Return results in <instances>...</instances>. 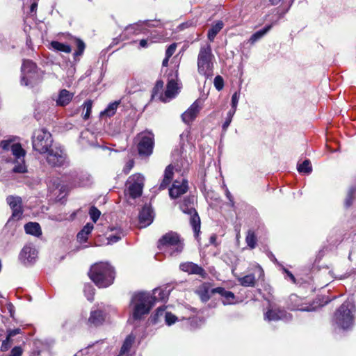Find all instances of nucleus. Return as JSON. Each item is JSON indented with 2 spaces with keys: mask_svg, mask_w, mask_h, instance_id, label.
Here are the masks:
<instances>
[{
  "mask_svg": "<svg viewBox=\"0 0 356 356\" xmlns=\"http://www.w3.org/2000/svg\"><path fill=\"white\" fill-rule=\"evenodd\" d=\"M245 241H246L248 246L250 249H253L256 247L257 238H256L254 233L252 231L249 230L248 232L246 237H245Z\"/></svg>",
  "mask_w": 356,
  "mask_h": 356,
  "instance_id": "obj_37",
  "label": "nucleus"
},
{
  "mask_svg": "<svg viewBox=\"0 0 356 356\" xmlns=\"http://www.w3.org/2000/svg\"><path fill=\"white\" fill-rule=\"evenodd\" d=\"M84 292L87 299L90 301H92L93 300L94 289L91 286H86L85 287Z\"/></svg>",
  "mask_w": 356,
  "mask_h": 356,
  "instance_id": "obj_51",
  "label": "nucleus"
},
{
  "mask_svg": "<svg viewBox=\"0 0 356 356\" xmlns=\"http://www.w3.org/2000/svg\"><path fill=\"white\" fill-rule=\"evenodd\" d=\"M288 305L291 310L302 312H311L314 307L307 302L305 298H300L296 294H291L289 298Z\"/></svg>",
  "mask_w": 356,
  "mask_h": 356,
  "instance_id": "obj_13",
  "label": "nucleus"
},
{
  "mask_svg": "<svg viewBox=\"0 0 356 356\" xmlns=\"http://www.w3.org/2000/svg\"><path fill=\"white\" fill-rule=\"evenodd\" d=\"M239 98H240V92H238V91L234 92L232 96V99H231L232 108H231V109H234V110L236 111Z\"/></svg>",
  "mask_w": 356,
  "mask_h": 356,
  "instance_id": "obj_46",
  "label": "nucleus"
},
{
  "mask_svg": "<svg viewBox=\"0 0 356 356\" xmlns=\"http://www.w3.org/2000/svg\"><path fill=\"white\" fill-rule=\"evenodd\" d=\"M154 41L152 39H142L140 40L139 44L142 48H146L149 46V44L152 43Z\"/></svg>",
  "mask_w": 356,
  "mask_h": 356,
  "instance_id": "obj_55",
  "label": "nucleus"
},
{
  "mask_svg": "<svg viewBox=\"0 0 356 356\" xmlns=\"http://www.w3.org/2000/svg\"><path fill=\"white\" fill-rule=\"evenodd\" d=\"M89 215L91 218V220L93 221V222H96L97 220L99 219L101 212L100 211L96 208L95 207L92 206L90 207L89 210Z\"/></svg>",
  "mask_w": 356,
  "mask_h": 356,
  "instance_id": "obj_43",
  "label": "nucleus"
},
{
  "mask_svg": "<svg viewBox=\"0 0 356 356\" xmlns=\"http://www.w3.org/2000/svg\"><path fill=\"white\" fill-rule=\"evenodd\" d=\"M154 305V298L148 292L134 293L131 299L130 307L134 320H140L147 314Z\"/></svg>",
  "mask_w": 356,
  "mask_h": 356,
  "instance_id": "obj_2",
  "label": "nucleus"
},
{
  "mask_svg": "<svg viewBox=\"0 0 356 356\" xmlns=\"http://www.w3.org/2000/svg\"><path fill=\"white\" fill-rule=\"evenodd\" d=\"M152 296L154 298V302H155L156 300H157V299L164 300L166 298L167 294L163 290H162L161 289H155L153 291V295H152Z\"/></svg>",
  "mask_w": 356,
  "mask_h": 356,
  "instance_id": "obj_44",
  "label": "nucleus"
},
{
  "mask_svg": "<svg viewBox=\"0 0 356 356\" xmlns=\"http://www.w3.org/2000/svg\"><path fill=\"white\" fill-rule=\"evenodd\" d=\"M235 113H236V111L234 109H230L227 112L226 118H225V120L224 123L222 124V129L224 131H226L228 127L229 126V124L232 120V118H233Z\"/></svg>",
  "mask_w": 356,
  "mask_h": 356,
  "instance_id": "obj_41",
  "label": "nucleus"
},
{
  "mask_svg": "<svg viewBox=\"0 0 356 356\" xmlns=\"http://www.w3.org/2000/svg\"><path fill=\"white\" fill-rule=\"evenodd\" d=\"M227 291H226L225 289L221 288V287H218V288H216L212 290L213 293H218L220 294L222 297L224 295H225Z\"/></svg>",
  "mask_w": 356,
  "mask_h": 356,
  "instance_id": "obj_60",
  "label": "nucleus"
},
{
  "mask_svg": "<svg viewBox=\"0 0 356 356\" xmlns=\"http://www.w3.org/2000/svg\"><path fill=\"white\" fill-rule=\"evenodd\" d=\"M134 162L133 160L128 161L127 162V163L125 164L124 169H123V171L124 172V173L125 174L129 173V171L131 170V169L134 167Z\"/></svg>",
  "mask_w": 356,
  "mask_h": 356,
  "instance_id": "obj_54",
  "label": "nucleus"
},
{
  "mask_svg": "<svg viewBox=\"0 0 356 356\" xmlns=\"http://www.w3.org/2000/svg\"><path fill=\"white\" fill-rule=\"evenodd\" d=\"M272 28L271 25L266 26L263 29H261L257 32H255L254 34L252 35V36L249 39V42L251 44H254L260 39H261Z\"/></svg>",
  "mask_w": 356,
  "mask_h": 356,
  "instance_id": "obj_30",
  "label": "nucleus"
},
{
  "mask_svg": "<svg viewBox=\"0 0 356 356\" xmlns=\"http://www.w3.org/2000/svg\"><path fill=\"white\" fill-rule=\"evenodd\" d=\"M134 341V337L132 335H129L125 339L122 346L120 349V355L118 356H124L128 353Z\"/></svg>",
  "mask_w": 356,
  "mask_h": 356,
  "instance_id": "obj_34",
  "label": "nucleus"
},
{
  "mask_svg": "<svg viewBox=\"0 0 356 356\" xmlns=\"http://www.w3.org/2000/svg\"><path fill=\"white\" fill-rule=\"evenodd\" d=\"M282 270L287 275V276L289 277V278L291 280V281L293 283H296V278H295L294 275L289 270H288L284 267H282Z\"/></svg>",
  "mask_w": 356,
  "mask_h": 356,
  "instance_id": "obj_57",
  "label": "nucleus"
},
{
  "mask_svg": "<svg viewBox=\"0 0 356 356\" xmlns=\"http://www.w3.org/2000/svg\"><path fill=\"white\" fill-rule=\"evenodd\" d=\"M38 257V251L31 243L24 246L19 254V260L24 265L33 264Z\"/></svg>",
  "mask_w": 356,
  "mask_h": 356,
  "instance_id": "obj_14",
  "label": "nucleus"
},
{
  "mask_svg": "<svg viewBox=\"0 0 356 356\" xmlns=\"http://www.w3.org/2000/svg\"><path fill=\"white\" fill-rule=\"evenodd\" d=\"M165 322L168 325H171L177 321V317L171 313L166 312L165 314Z\"/></svg>",
  "mask_w": 356,
  "mask_h": 356,
  "instance_id": "obj_50",
  "label": "nucleus"
},
{
  "mask_svg": "<svg viewBox=\"0 0 356 356\" xmlns=\"http://www.w3.org/2000/svg\"><path fill=\"white\" fill-rule=\"evenodd\" d=\"M179 92L178 83L175 79H169L164 95H161L160 99L163 102H167L173 99Z\"/></svg>",
  "mask_w": 356,
  "mask_h": 356,
  "instance_id": "obj_17",
  "label": "nucleus"
},
{
  "mask_svg": "<svg viewBox=\"0 0 356 356\" xmlns=\"http://www.w3.org/2000/svg\"><path fill=\"white\" fill-rule=\"evenodd\" d=\"M83 109L86 110V112L83 115V118L85 120H87L89 118L90 113H91V110H92V101L90 99L86 101L83 103Z\"/></svg>",
  "mask_w": 356,
  "mask_h": 356,
  "instance_id": "obj_42",
  "label": "nucleus"
},
{
  "mask_svg": "<svg viewBox=\"0 0 356 356\" xmlns=\"http://www.w3.org/2000/svg\"><path fill=\"white\" fill-rule=\"evenodd\" d=\"M158 248L168 252L170 256H176L182 252L184 244L177 233L170 232L159 241Z\"/></svg>",
  "mask_w": 356,
  "mask_h": 356,
  "instance_id": "obj_5",
  "label": "nucleus"
},
{
  "mask_svg": "<svg viewBox=\"0 0 356 356\" xmlns=\"http://www.w3.org/2000/svg\"><path fill=\"white\" fill-rule=\"evenodd\" d=\"M88 275L91 280L99 288L108 287L113 284L115 278L113 267L104 262L92 266Z\"/></svg>",
  "mask_w": 356,
  "mask_h": 356,
  "instance_id": "obj_3",
  "label": "nucleus"
},
{
  "mask_svg": "<svg viewBox=\"0 0 356 356\" xmlns=\"http://www.w3.org/2000/svg\"><path fill=\"white\" fill-rule=\"evenodd\" d=\"M214 86L216 88L220 91L222 89L224 86V81L220 76H217L214 79Z\"/></svg>",
  "mask_w": 356,
  "mask_h": 356,
  "instance_id": "obj_49",
  "label": "nucleus"
},
{
  "mask_svg": "<svg viewBox=\"0 0 356 356\" xmlns=\"http://www.w3.org/2000/svg\"><path fill=\"white\" fill-rule=\"evenodd\" d=\"M215 60V56L212 52L211 44L209 43L202 44L197 58V72L199 74L205 78L212 76Z\"/></svg>",
  "mask_w": 356,
  "mask_h": 356,
  "instance_id": "obj_4",
  "label": "nucleus"
},
{
  "mask_svg": "<svg viewBox=\"0 0 356 356\" xmlns=\"http://www.w3.org/2000/svg\"><path fill=\"white\" fill-rule=\"evenodd\" d=\"M74 41L77 47V50L74 53V56H81L83 54L86 45L85 43L79 38H74Z\"/></svg>",
  "mask_w": 356,
  "mask_h": 356,
  "instance_id": "obj_40",
  "label": "nucleus"
},
{
  "mask_svg": "<svg viewBox=\"0 0 356 356\" xmlns=\"http://www.w3.org/2000/svg\"><path fill=\"white\" fill-rule=\"evenodd\" d=\"M225 193H226V196H227V199L230 201L232 205L233 206L234 201H233V198H232V196L230 192L227 189Z\"/></svg>",
  "mask_w": 356,
  "mask_h": 356,
  "instance_id": "obj_63",
  "label": "nucleus"
},
{
  "mask_svg": "<svg viewBox=\"0 0 356 356\" xmlns=\"http://www.w3.org/2000/svg\"><path fill=\"white\" fill-rule=\"evenodd\" d=\"M105 320V314L100 309H92L90 312L88 323L90 326H98L102 325Z\"/></svg>",
  "mask_w": 356,
  "mask_h": 356,
  "instance_id": "obj_23",
  "label": "nucleus"
},
{
  "mask_svg": "<svg viewBox=\"0 0 356 356\" xmlns=\"http://www.w3.org/2000/svg\"><path fill=\"white\" fill-rule=\"evenodd\" d=\"M21 84L25 86H33L41 81L42 72L36 65L29 60H24L22 65Z\"/></svg>",
  "mask_w": 356,
  "mask_h": 356,
  "instance_id": "obj_6",
  "label": "nucleus"
},
{
  "mask_svg": "<svg viewBox=\"0 0 356 356\" xmlns=\"http://www.w3.org/2000/svg\"><path fill=\"white\" fill-rule=\"evenodd\" d=\"M11 344H12L11 339H9L7 337L6 339L5 340H3L2 342L1 347V351L8 350L10 348Z\"/></svg>",
  "mask_w": 356,
  "mask_h": 356,
  "instance_id": "obj_52",
  "label": "nucleus"
},
{
  "mask_svg": "<svg viewBox=\"0 0 356 356\" xmlns=\"http://www.w3.org/2000/svg\"><path fill=\"white\" fill-rule=\"evenodd\" d=\"M264 318L268 321L279 320L288 321L291 318V315L284 310L270 309L265 313Z\"/></svg>",
  "mask_w": 356,
  "mask_h": 356,
  "instance_id": "obj_18",
  "label": "nucleus"
},
{
  "mask_svg": "<svg viewBox=\"0 0 356 356\" xmlns=\"http://www.w3.org/2000/svg\"><path fill=\"white\" fill-rule=\"evenodd\" d=\"M298 171L300 173L309 175L312 171V167L309 160H305L302 163L298 165Z\"/></svg>",
  "mask_w": 356,
  "mask_h": 356,
  "instance_id": "obj_36",
  "label": "nucleus"
},
{
  "mask_svg": "<svg viewBox=\"0 0 356 356\" xmlns=\"http://www.w3.org/2000/svg\"><path fill=\"white\" fill-rule=\"evenodd\" d=\"M49 189L54 193V195L60 196L66 191V186L61 184L58 179H54L51 184L49 185Z\"/></svg>",
  "mask_w": 356,
  "mask_h": 356,
  "instance_id": "obj_24",
  "label": "nucleus"
},
{
  "mask_svg": "<svg viewBox=\"0 0 356 356\" xmlns=\"http://www.w3.org/2000/svg\"><path fill=\"white\" fill-rule=\"evenodd\" d=\"M138 150L140 155L149 156L152 153L154 135L151 132H143L138 136Z\"/></svg>",
  "mask_w": 356,
  "mask_h": 356,
  "instance_id": "obj_11",
  "label": "nucleus"
},
{
  "mask_svg": "<svg viewBox=\"0 0 356 356\" xmlns=\"http://www.w3.org/2000/svg\"><path fill=\"white\" fill-rule=\"evenodd\" d=\"M123 236V232L121 230L118 229L115 234H111L107 237V243L113 244L120 240Z\"/></svg>",
  "mask_w": 356,
  "mask_h": 356,
  "instance_id": "obj_38",
  "label": "nucleus"
},
{
  "mask_svg": "<svg viewBox=\"0 0 356 356\" xmlns=\"http://www.w3.org/2000/svg\"><path fill=\"white\" fill-rule=\"evenodd\" d=\"M144 24H135L127 27L126 31L128 33H133L134 34H139L143 31Z\"/></svg>",
  "mask_w": 356,
  "mask_h": 356,
  "instance_id": "obj_39",
  "label": "nucleus"
},
{
  "mask_svg": "<svg viewBox=\"0 0 356 356\" xmlns=\"http://www.w3.org/2000/svg\"><path fill=\"white\" fill-rule=\"evenodd\" d=\"M11 152L15 157L13 172L17 173H24L27 171L24 162L25 150L19 143H15L11 145Z\"/></svg>",
  "mask_w": 356,
  "mask_h": 356,
  "instance_id": "obj_10",
  "label": "nucleus"
},
{
  "mask_svg": "<svg viewBox=\"0 0 356 356\" xmlns=\"http://www.w3.org/2000/svg\"><path fill=\"white\" fill-rule=\"evenodd\" d=\"M93 225L92 223H87L83 229L77 234V240L82 243L86 242L88 239V235L93 229Z\"/></svg>",
  "mask_w": 356,
  "mask_h": 356,
  "instance_id": "obj_27",
  "label": "nucleus"
},
{
  "mask_svg": "<svg viewBox=\"0 0 356 356\" xmlns=\"http://www.w3.org/2000/svg\"><path fill=\"white\" fill-rule=\"evenodd\" d=\"M153 221L152 211L149 207H144L139 213V223L141 227L149 225Z\"/></svg>",
  "mask_w": 356,
  "mask_h": 356,
  "instance_id": "obj_22",
  "label": "nucleus"
},
{
  "mask_svg": "<svg viewBox=\"0 0 356 356\" xmlns=\"http://www.w3.org/2000/svg\"><path fill=\"white\" fill-rule=\"evenodd\" d=\"M238 281L243 286L253 287L256 283V278L254 274H249L242 277H238Z\"/></svg>",
  "mask_w": 356,
  "mask_h": 356,
  "instance_id": "obj_29",
  "label": "nucleus"
},
{
  "mask_svg": "<svg viewBox=\"0 0 356 356\" xmlns=\"http://www.w3.org/2000/svg\"><path fill=\"white\" fill-rule=\"evenodd\" d=\"M54 110V105L48 101L38 103L36 111L39 114L43 115L49 113Z\"/></svg>",
  "mask_w": 356,
  "mask_h": 356,
  "instance_id": "obj_32",
  "label": "nucleus"
},
{
  "mask_svg": "<svg viewBox=\"0 0 356 356\" xmlns=\"http://www.w3.org/2000/svg\"><path fill=\"white\" fill-rule=\"evenodd\" d=\"M44 154L47 162L51 166L60 167L67 163L66 154L60 146L52 145Z\"/></svg>",
  "mask_w": 356,
  "mask_h": 356,
  "instance_id": "obj_9",
  "label": "nucleus"
},
{
  "mask_svg": "<svg viewBox=\"0 0 356 356\" xmlns=\"http://www.w3.org/2000/svg\"><path fill=\"white\" fill-rule=\"evenodd\" d=\"M163 81H157L152 90V97H154L156 95H157V94L159 93L163 90Z\"/></svg>",
  "mask_w": 356,
  "mask_h": 356,
  "instance_id": "obj_48",
  "label": "nucleus"
},
{
  "mask_svg": "<svg viewBox=\"0 0 356 356\" xmlns=\"http://www.w3.org/2000/svg\"><path fill=\"white\" fill-rule=\"evenodd\" d=\"M20 332V329H15V330H10L8 331L7 337L9 339H11L13 337L15 336L16 334H19Z\"/></svg>",
  "mask_w": 356,
  "mask_h": 356,
  "instance_id": "obj_58",
  "label": "nucleus"
},
{
  "mask_svg": "<svg viewBox=\"0 0 356 356\" xmlns=\"http://www.w3.org/2000/svg\"><path fill=\"white\" fill-rule=\"evenodd\" d=\"M22 353V348L19 346H16L12 349L10 356H21Z\"/></svg>",
  "mask_w": 356,
  "mask_h": 356,
  "instance_id": "obj_56",
  "label": "nucleus"
},
{
  "mask_svg": "<svg viewBox=\"0 0 356 356\" xmlns=\"http://www.w3.org/2000/svg\"><path fill=\"white\" fill-rule=\"evenodd\" d=\"M74 93L66 89L59 90L57 97L54 99L56 106H65L68 105L72 100Z\"/></svg>",
  "mask_w": 356,
  "mask_h": 356,
  "instance_id": "obj_21",
  "label": "nucleus"
},
{
  "mask_svg": "<svg viewBox=\"0 0 356 356\" xmlns=\"http://www.w3.org/2000/svg\"><path fill=\"white\" fill-rule=\"evenodd\" d=\"M24 229L26 234L35 236H40L42 234V230L38 222H30L24 225Z\"/></svg>",
  "mask_w": 356,
  "mask_h": 356,
  "instance_id": "obj_25",
  "label": "nucleus"
},
{
  "mask_svg": "<svg viewBox=\"0 0 356 356\" xmlns=\"http://www.w3.org/2000/svg\"><path fill=\"white\" fill-rule=\"evenodd\" d=\"M51 48L56 51H61L64 53H70L72 48L70 45L61 43L58 41H52L50 44Z\"/></svg>",
  "mask_w": 356,
  "mask_h": 356,
  "instance_id": "obj_31",
  "label": "nucleus"
},
{
  "mask_svg": "<svg viewBox=\"0 0 356 356\" xmlns=\"http://www.w3.org/2000/svg\"><path fill=\"white\" fill-rule=\"evenodd\" d=\"M223 22L222 21H218L208 31V39L212 42L218 32L223 27Z\"/></svg>",
  "mask_w": 356,
  "mask_h": 356,
  "instance_id": "obj_33",
  "label": "nucleus"
},
{
  "mask_svg": "<svg viewBox=\"0 0 356 356\" xmlns=\"http://www.w3.org/2000/svg\"><path fill=\"white\" fill-rule=\"evenodd\" d=\"M255 271L256 273H257L259 277H261L264 276V270L260 266H256Z\"/></svg>",
  "mask_w": 356,
  "mask_h": 356,
  "instance_id": "obj_61",
  "label": "nucleus"
},
{
  "mask_svg": "<svg viewBox=\"0 0 356 356\" xmlns=\"http://www.w3.org/2000/svg\"><path fill=\"white\" fill-rule=\"evenodd\" d=\"M6 201L13 211V218L19 219L22 215L21 197L17 196H8Z\"/></svg>",
  "mask_w": 356,
  "mask_h": 356,
  "instance_id": "obj_19",
  "label": "nucleus"
},
{
  "mask_svg": "<svg viewBox=\"0 0 356 356\" xmlns=\"http://www.w3.org/2000/svg\"><path fill=\"white\" fill-rule=\"evenodd\" d=\"M176 48H177V44L175 43L170 44L166 49L165 56L168 58H170L175 52Z\"/></svg>",
  "mask_w": 356,
  "mask_h": 356,
  "instance_id": "obj_53",
  "label": "nucleus"
},
{
  "mask_svg": "<svg viewBox=\"0 0 356 356\" xmlns=\"http://www.w3.org/2000/svg\"><path fill=\"white\" fill-rule=\"evenodd\" d=\"M355 188H351L348 190L347 197L345 200V205L346 207H350L355 197Z\"/></svg>",
  "mask_w": 356,
  "mask_h": 356,
  "instance_id": "obj_45",
  "label": "nucleus"
},
{
  "mask_svg": "<svg viewBox=\"0 0 356 356\" xmlns=\"http://www.w3.org/2000/svg\"><path fill=\"white\" fill-rule=\"evenodd\" d=\"M227 291H226L225 289L221 288V287H218V288H216L212 290L213 293H218L220 294L222 297L224 295H225Z\"/></svg>",
  "mask_w": 356,
  "mask_h": 356,
  "instance_id": "obj_59",
  "label": "nucleus"
},
{
  "mask_svg": "<svg viewBox=\"0 0 356 356\" xmlns=\"http://www.w3.org/2000/svg\"><path fill=\"white\" fill-rule=\"evenodd\" d=\"M164 309L161 308V307H159L156 309V313L155 314V316H156V318H159V316H162L164 313Z\"/></svg>",
  "mask_w": 356,
  "mask_h": 356,
  "instance_id": "obj_62",
  "label": "nucleus"
},
{
  "mask_svg": "<svg viewBox=\"0 0 356 356\" xmlns=\"http://www.w3.org/2000/svg\"><path fill=\"white\" fill-rule=\"evenodd\" d=\"M188 181L184 178L181 180H175L169 189V195L172 199H176L188 191Z\"/></svg>",
  "mask_w": 356,
  "mask_h": 356,
  "instance_id": "obj_16",
  "label": "nucleus"
},
{
  "mask_svg": "<svg viewBox=\"0 0 356 356\" xmlns=\"http://www.w3.org/2000/svg\"><path fill=\"white\" fill-rule=\"evenodd\" d=\"M355 308L350 302H344L335 312L332 325L335 330L347 331L354 325Z\"/></svg>",
  "mask_w": 356,
  "mask_h": 356,
  "instance_id": "obj_1",
  "label": "nucleus"
},
{
  "mask_svg": "<svg viewBox=\"0 0 356 356\" xmlns=\"http://www.w3.org/2000/svg\"><path fill=\"white\" fill-rule=\"evenodd\" d=\"M224 300H222V302L224 305H229L233 304L234 302V294L231 291H227L225 295L223 296Z\"/></svg>",
  "mask_w": 356,
  "mask_h": 356,
  "instance_id": "obj_47",
  "label": "nucleus"
},
{
  "mask_svg": "<svg viewBox=\"0 0 356 356\" xmlns=\"http://www.w3.org/2000/svg\"><path fill=\"white\" fill-rule=\"evenodd\" d=\"M173 168L171 165H169L165 170L164 172V177L163 181H161L159 189L163 190L167 188V186L170 184L171 179L173 175Z\"/></svg>",
  "mask_w": 356,
  "mask_h": 356,
  "instance_id": "obj_26",
  "label": "nucleus"
},
{
  "mask_svg": "<svg viewBox=\"0 0 356 356\" xmlns=\"http://www.w3.org/2000/svg\"><path fill=\"white\" fill-rule=\"evenodd\" d=\"M196 293L200 296V299L203 302H207L209 300V287L205 284H202L196 291Z\"/></svg>",
  "mask_w": 356,
  "mask_h": 356,
  "instance_id": "obj_35",
  "label": "nucleus"
},
{
  "mask_svg": "<svg viewBox=\"0 0 356 356\" xmlns=\"http://www.w3.org/2000/svg\"><path fill=\"white\" fill-rule=\"evenodd\" d=\"M180 209L184 213L190 216V222L197 238L200 230V219L194 208L193 197L185 198L180 204Z\"/></svg>",
  "mask_w": 356,
  "mask_h": 356,
  "instance_id": "obj_8",
  "label": "nucleus"
},
{
  "mask_svg": "<svg viewBox=\"0 0 356 356\" xmlns=\"http://www.w3.org/2000/svg\"><path fill=\"white\" fill-rule=\"evenodd\" d=\"M53 145L51 134L44 128L35 130L32 136V145L35 151L44 154Z\"/></svg>",
  "mask_w": 356,
  "mask_h": 356,
  "instance_id": "obj_7",
  "label": "nucleus"
},
{
  "mask_svg": "<svg viewBox=\"0 0 356 356\" xmlns=\"http://www.w3.org/2000/svg\"><path fill=\"white\" fill-rule=\"evenodd\" d=\"M120 101H115L112 103H110L108 106L103 111L100 113V117L101 118H104V117H111L113 116L116 111H117V108L120 104Z\"/></svg>",
  "mask_w": 356,
  "mask_h": 356,
  "instance_id": "obj_28",
  "label": "nucleus"
},
{
  "mask_svg": "<svg viewBox=\"0 0 356 356\" xmlns=\"http://www.w3.org/2000/svg\"><path fill=\"white\" fill-rule=\"evenodd\" d=\"M179 268L184 272L188 273V274L198 275L202 278H205L207 275L202 267L193 262L182 263L180 264Z\"/></svg>",
  "mask_w": 356,
  "mask_h": 356,
  "instance_id": "obj_20",
  "label": "nucleus"
},
{
  "mask_svg": "<svg viewBox=\"0 0 356 356\" xmlns=\"http://www.w3.org/2000/svg\"><path fill=\"white\" fill-rule=\"evenodd\" d=\"M202 102L200 99L195 100L191 106L181 115V119L186 124L193 122L202 108Z\"/></svg>",
  "mask_w": 356,
  "mask_h": 356,
  "instance_id": "obj_15",
  "label": "nucleus"
},
{
  "mask_svg": "<svg viewBox=\"0 0 356 356\" xmlns=\"http://www.w3.org/2000/svg\"><path fill=\"white\" fill-rule=\"evenodd\" d=\"M37 7H38V3L36 2L33 3L30 8L31 13H35Z\"/></svg>",
  "mask_w": 356,
  "mask_h": 356,
  "instance_id": "obj_64",
  "label": "nucleus"
},
{
  "mask_svg": "<svg viewBox=\"0 0 356 356\" xmlns=\"http://www.w3.org/2000/svg\"><path fill=\"white\" fill-rule=\"evenodd\" d=\"M144 181L145 178L140 174H135L129 177L127 185L129 194L132 198H136L141 195Z\"/></svg>",
  "mask_w": 356,
  "mask_h": 356,
  "instance_id": "obj_12",
  "label": "nucleus"
}]
</instances>
